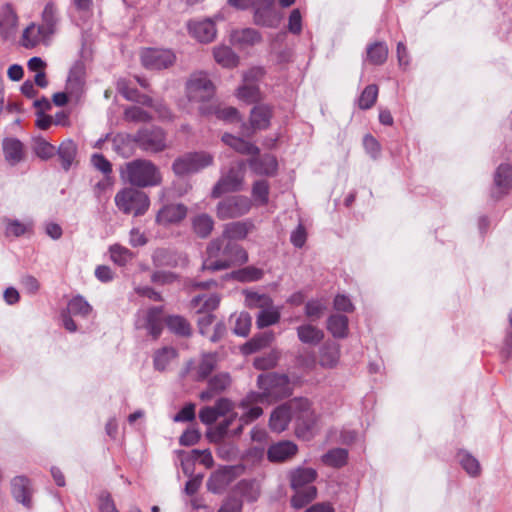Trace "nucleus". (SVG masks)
<instances>
[{
    "label": "nucleus",
    "instance_id": "57",
    "mask_svg": "<svg viewBox=\"0 0 512 512\" xmlns=\"http://www.w3.org/2000/svg\"><path fill=\"white\" fill-rule=\"evenodd\" d=\"M124 119L135 123L149 122L151 115L139 106H130L124 111Z\"/></svg>",
    "mask_w": 512,
    "mask_h": 512
},
{
    "label": "nucleus",
    "instance_id": "63",
    "mask_svg": "<svg viewBox=\"0 0 512 512\" xmlns=\"http://www.w3.org/2000/svg\"><path fill=\"white\" fill-rule=\"evenodd\" d=\"M288 30L292 34H300L302 31V16L299 9H293L289 15Z\"/></svg>",
    "mask_w": 512,
    "mask_h": 512
},
{
    "label": "nucleus",
    "instance_id": "54",
    "mask_svg": "<svg viewBox=\"0 0 512 512\" xmlns=\"http://www.w3.org/2000/svg\"><path fill=\"white\" fill-rule=\"evenodd\" d=\"M378 96V87L371 84L365 87L358 98V106L360 109H370L376 102Z\"/></svg>",
    "mask_w": 512,
    "mask_h": 512
},
{
    "label": "nucleus",
    "instance_id": "40",
    "mask_svg": "<svg viewBox=\"0 0 512 512\" xmlns=\"http://www.w3.org/2000/svg\"><path fill=\"white\" fill-rule=\"evenodd\" d=\"M117 89L127 100L135 101L149 107H152L154 104V101L150 96L140 94L135 89L128 88L124 80H119L117 82Z\"/></svg>",
    "mask_w": 512,
    "mask_h": 512
},
{
    "label": "nucleus",
    "instance_id": "37",
    "mask_svg": "<svg viewBox=\"0 0 512 512\" xmlns=\"http://www.w3.org/2000/svg\"><path fill=\"white\" fill-rule=\"evenodd\" d=\"M76 153L77 146L72 140L68 139L60 144L57 150V154L61 160V166L64 170L67 171L70 169L75 159Z\"/></svg>",
    "mask_w": 512,
    "mask_h": 512
},
{
    "label": "nucleus",
    "instance_id": "7",
    "mask_svg": "<svg viewBox=\"0 0 512 512\" xmlns=\"http://www.w3.org/2000/svg\"><path fill=\"white\" fill-rule=\"evenodd\" d=\"M245 304L250 309H259L256 325L260 329L274 325L280 320V308L274 305L273 300L267 294L246 291Z\"/></svg>",
    "mask_w": 512,
    "mask_h": 512
},
{
    "label": "nucleus",
    "instance_id": "19",
    "mask_svg": "<svg viewBox=\"0 0 512 512\" xmlns=\"http://www.w3.org/2000/svg\"><path fill=\"white\" fill-rule=\"evenodd\" d=\"M247 163L253 173L261 176H273L278 168L276 157L271 154L253 155Z\"/></svg>",
    "mask_w": 512,
    "mask_h": 512
},
{
    "label": "nucleus",
    "instance_id": "62",
    "mask_svg": "<svg viewBox=\"0 0 512 512\" xmlns=\"http://www.w3.org/2000/svg\"><path fill=\"white\" fill-rule=\"evenodd\" d=\"M34 151L38 157L47 160L54 156L55 147L44 139H37L34 143Z\"/></svg>",
    "mask_w": 512,
    "mask_h": 512
},
{
    "label": "nucleus",
    "instance_id": "43",
    "mask_svg": "<svg viewBox=\"0 0 512 512\" xmlns=\"http://www.w3.org/2000/svg\"><path fill=\"white\" fill-rule=\"evenodd\" d=\"M339 345L337 343H325L320 350V364L323 367H333L339 360Z\"/></svg>",
    "mask_w": 512,
    "mask_h": 512
},
{
    "label": "nucleus",
    "instance_id": "56",
    "mask_svg": "<svg viewBox=\"0 0 512 512\" xmlns=\"http://www.w3.org/2000/svg\"><path fill=\"white\" fill-rule=\"evenodd\" d=\"M263 270L254 266H247L233 272V277L241 282H252L260 280L263 277Z\"/></svg>",
    "mask_w": 512,
    "mask_h": 512
},
{
    "label": "nucleus",
    "instance_id": "11",
    "mask_svg": "<svg viewBox=\"0 0 512 512\" xmlns=\"http://www.w3.org/2000/svg\"><path fill=\"white\" fill-rule=\"evenodd\" d=\"M186 92L189 101L200 103V106H209L215 93V87L205 73L199 72L193 74L188 80Z\"/></svg>",
    "mask_w": 512,
    "mask_h": 512
},
{
    "label": "nucleus",
    "instance_id": "42",
    "mask_svg": "<svg viewBox=\"0 0 512 512\" xmlns=\"http://www.w3.org/2000/svg\"><path fill=\"white\" fill-rule=\"evenodd\" d=\"M5 223V235L7 237L13 236V237H20L32 230L33 222L32 221H26L21 222L17 219H4Z\"/></svg>",
    "mask_w": 512,
    "mask_h": 512
},
{
    "label": "nucleus",
    "instance_id": "14",
    "mask_svg": "<svg viewBox=\"0 0 512 512\" xmlns=\"http://www.w3.org/2000/svg\"><path fill=\"white\" fill-rule=\"evenodd\" d=\"M133 140L142 150L148 152L156 153L166 148V135L159 127L140 129Z\"/></svg>",
    "mask_w": 512,
    "mask_h": 512
},
{
    "label": "nucleus",
    "instance_id": "23",
    "mask_svg": "<svg viewBox=\"0 0 512 512\" xmlns=\"http://www.w3.org/2000/svg\"><path fill=\"white\" fill-rule=\"evenodd\" d=\"M189 33L198 41L211 42L216 36V28L212 20L191 21L188 23Z\"/></svg>",
    "mask_w": 512,
    "mask_h": 512
},
{
    "label": "nucleus",
    "instance_id": "55",
    "mask_svg": "<svg viewBox=\"0 0 512 512\" xmlns=\"http://www.w3.org/2000/svg\"><path fill=\"white\" fill-rule=\"evenodd\" d=\"M252 196L258 205H266L269 200V184L266 180H257L252 186Z\"/></svg>",
    "mask_w": 512,
    "mask_h": 512
},
{
    "label": "nucleus",
    "instance_id": "25",
    "mask_svg": "<svg viewBox=\"0 0 512 512\" xmlns=\"http://www.w3.org/2000/svg\"><path fill=\"white\" fill-rule=\"evenodd\" d=\"M199 112L204 116L215 114L218 119L225 122L232 123L241 120L238 110L231 106L220 107L214 104H210L209 106L202 105L199 106Z\"/></svg>",
    "mask_w": 512,
    "mask_h": 512
},
{
    "label": "nucleus",
    "instance_id": "38",
    "mask_svg": "<svg viewBox=\"0 0 512 512\" xmlns=\"http://www.w3.org/2000/svg\"><path fill=\"white\" fill-rule=\"evenodd\" d=\"M213 55L215 61L224 68H233L239 61L238 56L228 46L214 48Z\"/></svg>",
    "mask_w": 512,
    "mask_h": 512
},
{
    "label": "nucleus",
    "instance_id": "28",
    "mask_svg": "<svg viewBox=\"0 0 512 512\" xmlns=\"http://www.w3.org/2000/svg\"><path fill=\"white\" fill-rule=\"evenodd\" d=\"M50 36L51 34L43 27L32 23L23 31L21 43L25 48H33L46 41Z\"/></svg>",
    "mask_w": 512,
    "mask_h": 512
},
{
    "label": "nucleus",
    "instance_id": "22",
    "mask_svg": "<svg viewBox=\"0 0 512 512\" xmlns=\"http://www.w3.org/2000/svg\"><path fill=\"white\" fill-rule=\"evenodd\" d=\"M187 215V207L183 204H168L163 206L156 216V222L161 225L178 223Z\"/></svg>",
    "mask_w": 512,
    "mask_h": 512
},
{
    "label": "nucleus",
    "instance_id": "12",
    "mask_svg": "<svg viewBox=\"0 0 512 512\" xmlns=\"http://www.w3.org/2000/svg\"><path fill=\"white\" fill-rule=\"evenodd\" d=\"M246 172V163L239 161L229 168L228 172L223 174L212 190V197L218 198L226 192L240 191L243 186Z\"/></svg>",
    "mask_w": 512,
    "mask_h": 512
},
{
    "label": "nucleus",
    "instance_id": "29",
    "mask_svg": "<svg viewBox=\"0 0 512 512\" xmlns=\"http://www.w3.org/2000/svg\"><path fill=\"white\" fill-rule=\"evenodd\" d=\"M12 494L14 498L25 507H31L30 481L24 476H17L12 480Z\"/></svg>",
    "mask_w": 512,
    "mask_h": 512
},
{
    "label": "nucleus",
    "instance_id": "32",
    "mask_svg": "<svg viewBox=\"0 0 512 512\" xmlns=\"http://www.w3.org/2000/svg\"><path fill=\"white\" fill-rule=\"evenodd\" d=\"M271 108L267 105L255 106L250 115V123L254 130L266 129L270 124Z\"/></svg>",
    "mask_w": 512,
    "mask_h": 512
},
{
    "label": "nucleus",
    "instance_id": "61",
    "mask_svg": "<svg viewBox=\"0 0 512 512\" xmlns=\"http://www.w3.org/2000/svg\"><path fill=\"white\" fill-rule=\"evenodd\" d=\"M463 469L471 476H477L480 473V464L477 459L467 453L458 455Z\"/></svg>",
    "mask_w": 512,
    "mask_h": 512
},
{
    "label": "nucleus",
    "instance_id": "18",
    "mask_svg": "<svg viewBox=\"0 0 512 512\" xmlns=\"http://www.w3.org/2000/svg\"><path fill=\"white\" fill-rule=\"evenodd\" d=\"M236 477V468L223 467L211 474L207 481V488L213 493H221L236 479Z\"/></svg>",
    "mask_w": 512,
    "mask_h": 512
},
{
    "label": "nucleus",
    "instance_id": "2",
    "mask_svg": "<svg viewBox=\"0 0 512 512\" xmlns=\"http://www.w3.org/2000/svg\"><path fill=\"white\" fill-rule=\"evenodd\" d=\"M225 239L216 238L208 244V257L203 262V270H223L230 267L233 262L245 263L248 260L247 252L239 245L229 241L224 246Z\"/></svg>",
    "mask_w": 512,
    "mask_h": 512
},
{
    "label": "nucleus",
    "instance_id": "27",
    "mask_svg": "<svg viewBox=\"0 0 512 512\" xmlns=\"http://www.w3.org/2000/svg\"><path fill=\"white\" fill-rule=\"evenodd\" d=\"M255 228L251 220L236 221L224 226L223 237L229 240H242Z\"/></svg>",
    "mask_w": 512,
    "mask_h": 512
},
{
    "label": "nucleus",
    "instance_id": "41",
    "mask_svg": "<svg viewBox=\"0 0 512 512\" xmlns=\"http://www.w3.org/2000/svg\"><path fill=\"white\" fill-rule=\"evenodd\" d=\"M327 329L336 338H344L348 332V318L344 315H331L327 321Z\"/></svg>",
    "mask_w": 512,
    "mask_h": 512
},
{
    "label": "nucleus",
    "instance_id": "59",
    "mask_svg": "<svg viewBox=\"0 0 512 512\" xmlns=\"http://www.w3.org/2000/svg\"><path fill=\"white\" fill-rule=\"evenodd\" d=\"M279 360V352L276 350L270 351L268 354L256 357L254 366L259 370H268L273 368Z\"/></svg>",
    "mask_w": 512,
    "mask_h": 512
},
{
    "label": "nucleus",
    "instance_id": "26",
    "mask_svg": "<svg viewBox=\"0 0 512 512\" xmlns=\"http://www.w3.org/2000/svg\"><path fill=\"white\" fill-rule=\"evenodd\" d=\"M232 492L240 499L247 502H255L258 500L261 489L256 480H241L233 488Z\"/></svg>",
    "mask_w": 512,
    "mask_h": 512
},
{
    "label": "nucleus",
    "instance_id": "20",
    "mask_svg": "<svg viewBox=\"0 0 512 512\" xmlns=\"http://www.w3.org/2000/svg\"><path fill=\"white\" fill-rule=\"evenodd\" d=\"M512 186V166L509 164H501L496 169L494 175V188L492 196L500 198L505 195Z\"/></svg>",
    "mask_w": 512,
    "mask_h": 512
},
{
    "label": "nucleus",
    "instance_id": "17",
    "mask_svg": "<svg viewBox=\"0 0 512 512\" xmlns=\"http://www.w3.org/2000/svg\"><path fill=\"white\" fill-rule=\"evenodd\" d=\"M65 91L70 95L71 102H79L85 92V68L83 64H75L69 72Z\"/></svg>",
    "mask_w": 512,
    "mask_h": 512
},
{
    "label": "nucleus",
    "instance_id": "44",
    "mask_svg": "<svg viewBox=\"0 0 512 512\" xmlns=\"http://www.w3.org/2000/svg\"><path fill=\"white\" fill-rule=\"evenodd\" d=\"M165 323L168 329L176 335L187 337L191 334L190 324L182 316H169L166 318Z\"/></svg>",
    "mask_w": 512,
    "mask_h": 512
},
{
    "label": "nucleus",
    "instance_id": "8",
    "mask_svg": "<svg viewBox=\"0 0 512 512\" xmlns=\"http://www.w3.org/2000/svg\"><path fill=\"white\" fill-rule=\"evenodd\" d=\"M115 204L124 214L141 216L146 213L150 206L148 195L134 187H127L115 195Z\"/></svg>",
    "mask_w": 512,
    "mask_h": 512
},
{
    "label": "nucleus",
    "instance_id": "6",
    "mask_svg": "<svg viewBox=\"0 0 512 512\" xmlns=\"http://www.w3.org/2000/svg\"><path fill=\"white\" fill-rule=\"evenodd\" d=\"M122 177L134 187H152L161 183L162 177L155 164L146 159H136L125 165Z\"/></svg>",
    "mask_w": 512,
    "mask_h": 512
},
{
    "label": "nucleus",
    "instance_id": "49",
    "mask_svg": "<svg viewBox=\"0 0 512 512\" xmlns=\"http://www.w3.org/2000/svg\"><path fill=\"white\" fill-rule=\"evenodd\" d=\"M274 338L273 333L266 332L253 337L243 346V352L246 354L254 353L266 346H268Z\"/></svg>",
    "mask_w": 512,
    "mask_h": 512
},
{
    "label": "nucleus",
    "instance_id": "53",
    "mask_svg": "<svg viewBox=\"0 0 512 512\" xmlns=\"http://www.w3.org/2000/svg\"><path fill=\"white\" fill-rule=\"evenodd\" d=\"M109 251L112 261L119 266L126 265L134 257V254L128 248L119 244L112 245Z\"/></svg>",
    "mask_w": 512,
    "mask_h": 512
},
{
    "label": "nucleus",
    "instance_id": "4",
    "mask_svg": "<svg viewBox=\"0 0 512 512\" xmlns=\"http://www.w3.org/2000/svg\"><path fill=\"white\" fill-rule=\"evenodd\" d=\"M234 404L225 398L219 399L215 406L204 407L199 412V418L204 424L214 423L220 416H227L223 421L217 424L211 437L214 441H221L230 436V425L237 418V413L233 412Z\"/></svg>",
    "mask_w": 512,
    "mask_h": 512
},
{
    "label": "nucleus",
    "instance_id": "46",
    "mask_svg": "<svg viewBox=\"0 0 512 512\" xmlns=\"http://www.w3.org/2000/svg\"><path fill=\"white\" fill-rule=\"evenodd\" d=\"M388 56V48L383 42H376L367 48V58L374 65L383 64Z\"/></svg>",
    "mask_w": 512,
    "mask_h": 512
},
{
    "label": "nucleus",
    "instance_id": "47",
    "mask_svg": "<svg viewBox=\"0 0 512 512\" xmlns=\"http://www.w3.org/2000/svg\"><path fill=\"white\" fill-rule=\"evenodd\" d=\"M67 311L73 316L85 318L92 312V307L82 296H76L68 302Z\"/></svg>",
    "mask_w": 512,
    "mask_h": 512
},
{
    "label": "nucleus",
    "instance_id": "39",
    "mask_svg": "<svg viewBox=\"0 0 512 512\" xmlns=\"http://www.w3.org/2000/svg\"><path fill=\"white\" fill-rule=\"evenodd\" d=\"M192 227L199 237L207 238L213 230L214 220L210 215L202 213L192 219Z\"/></svg>",
    "mask_w": 512,
    "mask_h": 512
},
{
    "label": "nucleus",
    "instance_id": "51",
    "mask_svg": "<svg viewBox=\"0 0 512 512\" xmlns=\"http://www.w3.org/2000/svg\"><path fill=\"white\" fill-rule=\"evenodd\" d=\"M232 38L235 42L244 45H254L261 40L259 32L253 28H245L237 30L232 34Z\"/></svg>",
    "mask_w": 512,
    "mask_h": 512
},
{
    "label": "nucleus",
    "instance_id": "24",
    "mask_svg": "<svg viewBox=\"0 0 512 512\" xmlns=\"http://www.w3.org/2000/svg\"><path fill=\"white\" fill-rule=\"evenodd\" d=\"M298 447L291 441H281L273 444L268 449V459L271 462H283L296 455Z\"/></svg>",
    "mask_w": 512,
    "mask_h": 512
},
{
    "label": "nucleus",
    "instance_id": "16",
    "mask_svg": "<svg viewBox=\"0 0 512 512\" xmlns=\"http://www.w3.org/2000/svg\"><path fill=\"white\" fill-rule=\"evenodd\" d=\"M141 61L147 69L160 70L171 66L175 55L171 50L147 48L141 53Z\"/></svg>",
    "mask_w": 512,
    "mask_h": 512
},
{
    "label": "nucleus",
    "instance_id": "21",
    "mask_svg": "<svg viewBox=\"0 0 512 512\" xmlns=\"http://www.w3.org/2000/svg\"><path fill=\"white\" fill-rule=\"evenodd\" d=\"M282 20V14L273 5L257 6L254 12V22L257 25L276 28Z\"/></svg>",
    "mask_w": 512,
    "mask_h": 512
},
{
    "label": "nucleus",
    "instance_id": "36",
    "mask_svg": "<svg viewBox=\"0 0 512 512\" xmlns=\"http://www.w3.org/2000/svg\"><path fill=\"white\" fill-rule=\"evenodd\" d=\"M299 340L305 344L317 345L324 338L322 330L311 324L301 325L297 328Z\"/></svg>",
    "mask_w": 512,
    "mask_h": 512
},
{
    "label": "nucleus",
    "instance_id": "50",
    "mask_svg": "<svg viewBox=\"0 0 512 512\" xmlns=\"http://www.w3.org/2000/svg\"><path fill=\"white\" fill-rule=\"evenodd\" d=\"M237 97L248 104L254 103L260 99V91L255 83L244 82L237 90Z\"/></svg>",
    "mask_w": 512,
    "mask_h": 512
},
{
    "label": "nucleus",
    "instance_id": "34",
    "mask_svg": "<svg viewBox=\"0 0 512 512\" xmlns=\"http://www.w3.org/2000/svg\"><path fill=\"white\" fill-rule=\"evenodd\" d=\"M178 357V352L173 347H163L154 353V367L158 371H165Z\"/></svg>",
    "mask_w": 512,
    "mask_h": 512
},
{
    "label": "nucleus",
    "instance_id": "35",
    "mask_svg": "<svg viewBox=\"0 0 512 512\" xmlns=\"http://www.w3.org/2000/svg\"><path fill=\"white\" fill-rule=\"evenodd\" d=\"M3 151L6 160L12 165L19 163L23 159V144L17 139H5Z\"/></svg>",
    "mask_w": 512,
    "mask_h": 512
},
{
    "label": "nucleus",
    "instance_id": "58",
    "mask_svg": "<svg viewBox=\"0 0 512 512\" xmlns=\"http://www.w3.org/2000/svg\"><path fill=\"white\" fill-rule=\"evenodd\" d=\"M235 325L233 327V332L238 335L245 337L249 334L252 319L251 316L247 312H241L240 314L235 316Z\"/></svg>",
    "mask_w": 512,
    "mask_h": 512
},
{
    "label": "nucleus",
    "instance_id": "33",
    "mask_svg": "<svg viewBox=\"0 0 512 512\" xmlns=\"http://www.w3.org/2000/svg\"><path fill=\"white\" fill-rule=\"evenodd\" d=\"M220 303V297L217 294L198 295L191 300V306L197 313H212Z\"/></svg>",
    "mask_w": 512,
    "mask_h": 512
},
{
    "label": "nucleus",
    "instance_id": "31",
    "mask_svg": "<svg viewBox=\"0 0 512 512\" xmlns=\"http://www.w3.org/2000/svg\"><path fill=\"white\" fill-rule=\"evenodd\" d=\"M18 18L10 5H5L0 10V35L7 38L15 30Z\"/></svg>",
    "mask_w": 512,
    "mask_h": 512
},
{
    "label": "nucleus",
    "instance_id": "1",
    "mask_svg": "<svg viewBox=\"0 0 512 512\" xmlns=\"http://www.w3.org/2000/svg\"><path fill=\"white\" fill-rule=\"evenodd\" d=\"M292 418L297 422V433L301 429L310 430L315 423V416L307 399H297L288 405L277 407L270 417V428L275 432L284 431Z\"/></svg>",
    "mask_w": 512,
    "mask_h": 512
},
{
    "label": "nucleus",
    "instance_id": "5",
    "mask_svg": "<svg viewBox=\"0 0 512 512\" xmlns=\"http://www.w3.org/2000/svg\"><path fill=\"white\" fill-rule=\"evenodd\" d=\"M316 478L317 472L313 468L299 467L290 473V483L294 490L292 507L301 509L316 498L317 489L313 485Z\"/></svg>",
    "mask_w": 512,
    "mask_h": 512
},
{
    "label": "nucleus",
    "instance_id": "48",
    "mask_svg": "<svg viewBox=\"0 0 512 512\" xmlns=\"http://www.w3.org/2000/svg\"><path fill=\"white\" fill-rule=\"evenodd\" d=\"M58 22L57 10L53 3H48L44 7L42 12V24L43 27L49 34L53 35L56 30Z\"/></svg>",
    "mask_w": 512,
    "mask_h": 512
},
{
    "label": "nucleus",
    "instance_id": "9",
    "mask_svg": "<svg viewBox=\"0 0 512 512\" xmlns=\"http://www.w3.org/2000/svg\"><path fill=\"white\" fill-rule=\"evenodd\" d=\"M216 355L213 353L202 354L199 358L190 359L180 371L183 379L188 381H204L215 369Z\"/></svg>",
    "mask_w": 512,
    "mask_h": 512
},
{
    "label": "nucleus",
    "instance_id": "64",
    "mask_svg": "<svg viewBox=\"0 0 512 512\" xmlns=\"http://www.w3.org/2000/svg\"><path fill=\"white\" fill-rule=\"evenodd\" d=\"M91 162L93 166L104 175H108L112 172L111 163L102 154H94L91 158Z\"/></svg>",
    "mask_w": 512,
    "mask_h": 512
},
{
    "label": "nucleus",
    "instance_id": "30",
    "mask_svg": "<svg viewBox=\"0 0 512 512\" xmlns=\"http://www.w3.org/2000/svg\"><path fill=\"white\" fill-rule=\"evenodd\" d=\"M222 141L238 153L252 156L259 154V148L257 146L232 134L225 133L222 136Z\"/></svg>",
    "mask_w": 512,
    "mask_h": 512
},
{
    "label": "nucleus",
    "instance_id": "3",
    "mask_svg": "<svg viewBox=\"0 0 512 512\" xmlns=\"http://www.w3.org/2000/svg\"><path fill=\"white\" fill-rule=\"evenodd\" d=\"M281 386H266L261 393L251 392L243 398L238 407L243 409V414L239 417V425L230 431V436L237 437L241 435L245 425L259 418L263 410L260 404H271L277 400L275 396Z\"/></svg>",
    "mask_w": 512,
    "mask_h": 512
},
{
    "label": "nucleus",
    "instance_id": "45",
    "mask_svg": "<svg viewBox=\"0 0 512 512\" xmlns=\"http://www.w3.org/2000/svg\"><path fill=\"white\" fill-rule=\"evenodd\" d=\"M348 452L343 448L329 450L322 456V462L331 467L339 468L346 464Z\"/></svg>",
    "mask_w": 512,
    "mask_h": 512
},
{
    "label": "nucleus",
    "instance_id": "13",
    "mask_svg": "<svg viewBox=\"0 0 512 512\" xmlns=\"http://www.w3.org/2000/svg\"><path fill=\"white\" fill-rule=\"evenodd\" d=\"M252 207V201L242 195L229 196L216 206V215L220 220H228L246 215Z\"/></svg>",
    "mask_w": 512,
    "mask_h": 512
},
{
    "label": "nucleus",
    "instance_id": "60",
    "mask_svg": "<svg viewBox=\"0 0 512 512\" xmlns=\"http://www.w3.org/2000/svg\"><path fill=\"white\" fill-rule=\"evenodd\" d=\"M243 501L231 492L222 502L218 512H242Z\"/></svg>",
    "mask_w": 512,
    "mask_h": 512
},
{
    "label": "nucleus",
    "instance_id": "15",
    "mask_svg": "<svg viewBox=\"0 0 512 512\" xmlns=\"http://www.w3.org/2000/svg\"><path fill=\"white\" fill-rule=\"evenodd\" d=\"M137 329H145L153 338H158L163 329V310L161 307H151L140 311L135 321Z\"/></svg>",
    "mask_w": 512,
    "mask_h": 512
},
{
    "label": "nucleus",
    "instance_id": "52",
    "mask_svg": "<svg viewBox=\"0 0 512 512\" xmlns=\"http://www.w3.org/2000/svg\"><path fill=\"white\" fill-rule=\"evenodd\" d=\"M153 264L156 267L175 266L177 261L174 253L166 248H158L152 255Z\"/></svg>",
    "mask_w": 512,
    "mask_h": 512
},
{
    "label": "nucleus",
    "instance_id": "10",
    "mask_svg": "<svg viewBox=\"0 0 512 512\" xmlns=\"http://www.w3.org/2000/svg\"><path fill=\"white\" fill-rule=\"evenodd\" d=\"M214 157L206 151L190 152L177 158L172 169L178 176L197 173L213 164Z\"/></svg>",
    "mask_w": 512,
    "mask_h": 512
}]
</instances>
